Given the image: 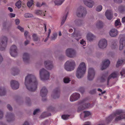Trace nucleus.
Masks as SVG:
<instances>
[{
	"mask_svg": "<svg viewBox=\"0 0 125 125\" xmlns=\"http://www.w3.org/2000/svg\"><path fill=\"white\" fill-rule=\"evenodd\" d=\"M25 83L27 89L30 91H34L37 88L38 82L35 77L33 75H28L26 77Z\"/></svg>",
	"mask_w": 125,
	"mask_h": 125,
	"instance_id": "f257e3e1",
	"label": "nucleus"
},
{
	"mask_svg": "<svg viewBox=\"0 0 125 125\" xmlns=\"http://www.w3.org/2000/svg\"><path fill=\"white\" fill-rule=\"evenodd\" d=\"M123 112L122 110H116L115 113H113L106 118V120L107 122L108 123L111 121L115 117L119 115H120L116 117L115 119V122H117L122 119L125 118V114H123Z\"/></svg>",
	"mask_w": 125,
	"mask_h": 125,
	"instance_id": "f03ea898",
	"label": "nucleus"
},
{
	"mask_svg": "<svg viewBox=\"0 0 125 125\" xmlns=\"http://www.w3.org/2000/svg\"><path fill=\"white\" fill-rule=\"evenodd\" d=\"M86 66L85 63L83 62L81 63L77 68L76 76L78 78L83 77L86 72Z\"/></svg>",
	"mask_w": 125,
	"mask_h": 125,
	"instance_id": "7ed1b4c3",
	"label": "nucleus"
},
{
	"mask_svg": "<svg viewBox=\"0 0 125 125\" xmlns=\"http://www.w3.org/2000/svg\"><path fill=\"white\" fill-rule=\"evenodd\" d=\"M75 64L73 60L68 61L65 64V69L68 71H71L73 70L75 67Z\"/></svg>",
	"mask_w": 125,
	"mask_h": 125,
	"instance_id": "20e7f679",
	"label": "nucleus"
},
{
	"mask_svg": "<svg viewBox=\"0 0 125 125\" xmlns=\"http://www.w3.org/2000/svg\"><path fill=\"white\" fill-rule=\"evenodd\" d=\"M40 74L41 79L42 81L48 79L50 76L49 72L44 68L40 71Z\"/></svg>",
	"mask_w": 125,
	"mask_h": 125,
	"instance_id": "39448f33",
	"label": "nucleus"
},
{
	"mask_svg": "<svg viewBox=\"0 0 125 125\" xmlns=\"http://www.w3.org/2000/svg\"><path fill=\"white\" fill-rule=\"evenodd\" d=\"M79 104L80 106L78 107V111L91 107V104L89 103H86L84 99L80 101L79 102Z\"/></svg>",
	"mask_w": 125,
	"mask_h": 125,
	"instance_id": "423d86ee",
	"label": "nucleus"
},
{
	"mask_svg": "<svg viewBox=\"0 0 125 125\" xmlns=\"http://www.w3.org/2000/svg\"><path fill=\"white\" fill-rule=\"evenodd\" d=\"M87 13L86 9L84 7L81 6L77 9V15L79 17H82L85 16Z\"/></svg>",
	"mask_w": 125,
	"mask_h": 125,
	"instance_id": "0eeeda50",
	"label": "nucleus"
},
{
	"mask_svg": "<svg viewBox=\"0 0 125 125\" xmlns=\"http://www.w3.org/2000/svg\"><path fill=\"white\" fill-rule=\"evenodd\" d=\"M1 43H0V50L3 51L6 48L8 41V38L5 36H3L1 38Z\"/></svg>",
	"mask_w": 125,
	"mask_h": 125,
	"instance_id": "6e6552de",
	"label": "nucleus"
},
{
	"mask_svg": "<svg viewBox=\"0 0 125 125\" xmlns=\"http://www.w3.org/2000/svg\"><path fill=\"white\" fill-rule=\"evenodd\" d=\"M95 74V71L94 69L91 68H89L87 76L88 79L90 81L92 80L94 77Z\"/></svg>",
	"mask_w": 125,
	"mask_h": 125,
	"instance_id": "1a4fd4ad",
	"label": "nucleus"
},
{
	"mask_svg": "<svg viewBox=\"0 0 125 125\" xmlns=\"http://www.w3.org/2000/svg\"><path fill=\"white\" fill-rule=\"evenodd\" d=\"M119 37L121 38L119 49L120 50H122L125 46V36L124 35L121 34L120 35Z\"/></svg>",
	"mask_w": 125,
	"mask_h": 125,
	"instance_id": "9d476101",
	"label": "nucleus"
},
{
	"mask_svg": "<svg viewBox=\"0 0 125 125\" xmlns=\"http://www.w3.org/2000/svg\"><path fill=\"white\" fill-rule=\"evenodd\" d=\"M10 53L12 56L15 57L17 54V48L15 45H13L11 47L10 50Z\"/></svg>",
	"mask_w": 125,
	"mask_h": 125,
	"instance_id": "9b49d317",
	"label": "nucleus"
},
{
	"mask_svg": "<svg viewBox=\"0 0 125 125\" xmlns=\"http://www.w3.org/2000/svg\"><path fill=\"white\" fill-rule=\"evenodd\" d=\"M66 53L67 56L70 57H73L75 55V51L72 49H67L66 50Z\"/></svg>",
	"mask_w": 125,
	"mask_h": 125,
	"instance_id": "f8f14e48",
	"label": "nucleus"
},
{
	"mask_svg": "<svg viewBox=\"0 0 125 125\" xmlns=\"http://www.w3.org/2000/svg\"><path fill=\"white\" fill-rule=\"evenodd\" d=\"M107 45V41L105 39L101 40L99 41L98 45L99 48L103 49L105 48Z\"/></svg>",
	"mask_w": 125,
	"mask_h": 125,
	"instance_id": "ddd939ff",
	"label": "nucleus"
},
{
	"mask_svg": "<svg viewBox=\"0 0 125 125\" xmlns=\"http://www.w3.org/2000/svg\"><path fill=\"white\" fill-rule=\"evenodd\" d=\"M80 94L78 93H74L72 94L70 98L71 102H73L77 100L80 97Z\"/></svg>",
	"mask_w": 125,
	"mask_h": 125,
	"instance_id": "4468645a",
	"label": "nucleus"
},
{
	"mask_svg": "<svg viewBox=\"0 0 125 125\" xmlns=\"http://www.w3.org/2000/svg\"><path fill=\"white\" fill-rule=\"evenodd\" d=\"M10 85L12 89L16 90L19 87V84L17 81L12 80L10 82Z\"/></svg>",
	"mask_w": 125,
	"mask_h": 125,
	"instance_id": "2eb2a0df",
	"label": "nucleus"
},
{
	"mask_svg": "<svg viewBox=\"0 0 125 125\" xmlns=\"http://www.w3.org/2000/svg\"><path fill=\"white\" fill-rule=\"evenodd\" d=\"M44 64L45 68L48 70H51L53 67L52 62L50 61H45Z\"/></svg>",
	"mask_w": 125,
	"mask_h": 125,
	"instance_id": "dca6fc26",
	"label": "nucleus"
},
{
	"mask_svg": "<svg viewBox=\"0 0 125 125\" xmlns=\"http://www.w3.org/2000/svg\"><path fill=\"white\" fill-rule=\"evenodd\" d=\"M60 90L59 88H56L53 91L54 95H52V96L53 98H58L60 96Z\"/></svg>",
	"mask_w": 125,
	"mask_h": 125,
	"instance_id": "f3484780",
	"label": "nucleus"
},
{
	"mask_svg": "<svg viewBox=\"0 0 125 125\" xmlns=\"http://www.w3.org/2000/svg\"><path fill=\"white\" fill-rule=\"evenodd\" d=\"M83 2L85 5L89 8L92 7L94 4V1L92 0H83Z\"/></svg>",
	"mask_w": 125,
	"mask_h": 125,
	"instance_id": "a211bd4d",
	"label": "nucleus"
},
{
	"mask_svg": "<svg viewBox=\"0 0 125 125\" xmlns=\"http://www.w3.org/2000/svg\"><path fill=\"white\" fill-rule=\"evenodd\" d=\"M110 63V62L109 60L107 59L105 60L103 62L101 70H103L107 68L109 66Z\"/></svg>",
	"mask_w": 125,
	"mask_h": 125,
	"instance_id": "6ab92c4d",
	"label": "nucleus"
},
{
	"mask_svg": "<svg viewBox=\"0 0 125 125\" xmlns=\"http://www.w3.org/2000/svg\"><path fill=\"white\" fill-rule=\"evenodd\" d=\"M105 16L109 20H111L113 18V13L111 10H107L105 12Z\"/></svg>",
	"mask_w": 125,
	"mask_h": 125,
	"instance_id": "aec40b11",
	"label": "nucleus"
},
{
	"mask_svg": "<svg viewBox=\"0 0 125 125\" xmlns=\"http://www.w3.org/2000/svg\"><path fill=\"white\" fill-rule=\"evenodd\" d=\"M109 34L111 36L115 37L118 35V32L117 30L115 29H112L110 31Z\"/></svg>",
	"mask_w": 125,
	"mask_h": 125,
	"instance_id": "412c9836",
	"label": "nucleus"
},
{
	"mask_svg": "<svg viewBox=\"0 0 125 125\" xmlns=\"http://www.w3.org/2000/svg\"><path fill=\"white\" fill-rule=\"evenodd\" d=\"M6 117L8 121L10 122L14 119V115L11 113H7Z\"/></svg>",
	"mask_w": 125,
	"mask_h": 125,
	"instance_id": "4be33fe9",
	"label": "nucleus"
},
{
	"mask_svg": "<svg viewBox=\"0 0 125 125\" xmlns=\"http://www.w3.org/2000/svg\"><path fill=\"white\" fill-rule=\"evenodd\" d=\"M47 92V89L45 87H43L41 91L40 94L42 98H43L46 95Z\"/></svg>",
	"mask_w": 125,
	"mask_h": 125,
	"instance_id": "5701e85b",
	"label": "nucleus"
},
{
	"mask_svg": "<svg viewBox=\"0 0 125 125\" xmlns=\"http://www.w3.org/2000/svg\"><path fill=\"white\" fill-rule=\"evenodd\" d=\"M95 37V36L90 32H89L87 35V39L90 41H93Z\"/></svg>",
	"mask_w": 125,
	"mask_h": 125,
	"instance_id": "b1692460",
	"label": "nucleus"
},
{
	"mask_svg": "<svg viewBox=\"0 0 125 125\" xmlns=\"http://www.w3.org/2000/svg\"><path fill=\"white\" fill-rule=\"evenodd\" d=\"M30 58V55L29 54L25 53L23 55V61L25 62H28Z\"/></svg>",
	"mask_w": 125,
	"mask_h": 125,
	"instance_id": "393cba45",
	"label": "nucleus"
},
{
	"mask_svg": "<svg viewBox=\"0 0 125 125\" xmlns=\"http://www.w3.org/2000/svg\"><path fill=\"white\" fill-rule=\"evenodd\" d=\"M118 73L117 72H114L113 73L109 76L108 78L107 83L108 84L109 81L111 78H113L116 77L117 76Z\"/></svg>",
	"mask_w": 125,
	"mask_h": 125,
	"instance_id": "a878e982",
	"label": "nucleus"
},
{
	"mask_svg": "<svg viewBox=\"0 0 125 125\" xmlns=\"http://www.w3.org/2000/svg\"><path fill=\"white\" fill-rule=\"evenodd\" d=\"M65 0H55L54 1V3L55 5L58 6L60 5L63 3Z\"/></svg>",
	"mask_w": 125,
	"mask_h": 125,
	"instance_id": "bb28decb",
	"label": "nucleus"
},
{
	"mask_svg": "<svg viewBox=\"0 0 125 125\" xmlns=\"http://www.w3.org/2000/svg\"><path fill=\"white\" fill-rule=\"evenodd\" d=\"M6 93V90L3 87H1L0 88V95H4Z\"/></svg>",
	"mask_w": 125,
	"mask_h": 125,
	"instance_id": "cd10ccee",
	"label": "nucleus"
},
{
	"mask_svg": "<svg viewBox=\"0 0 125 125\" xmlns=\"http://www.w3.org/2000/svg\"><path fill=\"white\" fill-rule=\"evenodd\" d=\"M12 71L13 72L12 73V74L14 76L17 75L19 73V70L16 68H14L12 69Z\"/></svg>",
	"mask_w": 125,
	"mask_h": 125,
	"instance_id": "c85d7f7f",
	"label": "nucleus"
},
{
	"mask_svg": "<svg viewBox=\"0 0 125 125\" xmlns=\"http://www.w3.org/2000/svg\"><path fill=\"white\" fill-rule=\"evenodd\" d=\"M35 13L37 15H40L42 16H45V13L40 10H36L35 11Z\"/></svg>",
	"mask_w": 125,
	"mask_h": 125,
	"instance_id": "c756f323",
	"label": "nucleus"
},
{
	"mask_svg": "<svg viewBox=\"0 0 125 125\" xmlns=\"http://www.w3.org/2000/svg\"><path fill=\"white\" fill-rule=\"evenodd\" d=\"M68 12H67V13L65 15H64L62 17V21L61 22V25H63L64 22H65L66 19V18L68 15Z\"/></svg>",
	"mask_w": 125,
	"mask_h": 125,
	"instance_id": "7c9ffc66",
	"label": "nucleus"
},
{
	"mask_svg": "<svg viewBox=\"0 0 125 125\" xmlns=\"http://www.w3.org/2000/svg\"><path fill=\"white\" fill-rule=\"evenodd\" d=\"M73 35L74 36V37H78V38H75V39L77 41H78L79 39L81 38V35L80 33H78L76 34L75 33H73Z\"/></svg>",
	"mask_w": 125,
	"mask_h": 125,
	"instance_id": "2f4dec72",
	"label": "nucleus"
},
{
	"mask_svg": "<svg viewBox=\"0 0 125 125\" xmlns=\"http://www.w3.org/2000/svg\"><path fill=\"white\" fill-rule=\"evenodd\" d=\"M96 26L98 28H101L103 26V23L101 21H99L97 22Z\"/></svg>",
	"mask_w": 125,
	"mask_h": 125,
	"instance_id": "473e14b6",
	"label": "nucleus"
},
{
	"mask_svg": "<svg viewBox=\"0 0 125 125\" xmlns=\"http://www.w3.org/2000/svg\"><path fill=\"white\" fill-rule=\"evenodd\" d=\"M119 10L121 13H123L125 11V6H120Z\"/></svg>",
	"mask_w": 125,
	"mask_h": 125,
	"instance_id": "72a5a7b5",
	"label": "nucleus"
},
{
	"mask_svg": "<svg viewBox=\"0 0 125 125\" xmlns=\"http://www.w3.org/2000/svg\"><path fill=\"white\" fill-rule=\"evenodd\" d=\"M33 0H31L29 1L27 3V5L29 7H31L33 4Z\"/></svg>",
	"mask_w": 125,
	"mask_h": 125,
	"instance_id": "f704fd0d",
	"label": "nucleus"
},
{
	"mask_svg": "<svg viewBox=\"0 0 125 125\" xmlns=\"http://www.w3.org/2000/svg\"><path fill=\"white\" fill-rule=\"evenodd\" d=\"M121 24L120 19H117L115 22V26L116 27L117 26L120 25Z\"/></svg>",
	"mask_w": 125,
	"mask_h": 125,
	"instance_id": "c9c22d12",
	"label": "nucleus"
},
{
	"mask_svg": "<svg viewBox=\"0 0 125 125\" xmlns=\"http://www.w3.org/2000/svg\"><path fill=\"white\" fill-rule=\"evenodd\" d=\"M123 62V61L122 60H119L117 61L116 65L117 67H118L119 66L121 65Z\"/></svg>",
	"mask_w": 125,
	"mask_h": 125,
	"instance_id": "e433bc0d",
	"label": "nucleus"
},
{
	"mask_svg": "<svg viewBox=\"0 0 125 125\" xmlns=\"http://www.w3.org/2000/svg\"><path fill=\"white\" fill-rule=\"evenodd\" d=\"M15 5L18 8H20L21 6V1H18L15 4Z\"/></svg>",
	"mask_w": 125,
	"mask_h": 125,
	"instance_id": "4c0bfd02",
	"label": "nucleus"
},
{
	"mask_svg": "<svg viewBox=\"0 0 125 125\" xmlns=\"http://www.w3.org/2000/svg\"><path fill=\"white\" fill-rule=\"evenodd\" d=\"M24 16L25 18H30L32 17L33 15L31 14L27 13H26L24 15Z\"/></svg>",
	"mask_w": 125,
	"mask_h": 125,
	"instance_id": "58836bf2",
	"label": "nucleus"
},
{
	"mask_svg": "<svg viewBox=\"0 0 125 125\" xmlns=\"http://www.w3.org/2000/svg\"><path fill=\"white\" fill-rule=\"evenodd\" d=\"M32 37L34 41H37L38 40V38L36 34H33L32 35Z\"/></svg>",
	"mask_w": 125,
	"mask_h": 125,
	"instance_id": "ea45409f",
	"label": "nucleus"
},
{
	"mask_svg": "<svg viewBox=\"0 0 125 125\" xmlns=\"http://www.w3.org/2000/svg\"><path fill=\"white\" fill-rule=\"evenodd\" d=\"M83 112L85 114L84 117L88 116L91 115L90 112L88 111H84Z\"/></svg>",
	"mask_w": 125,
	"mask_h": 125,
	"instance_id": "a19ab883",
	"label": "nucleus"
},
{
	"mask_svg": "<svg viewBox=\"0 0 125 125\" xmlns=\"http://www.w3.org/2000/svg\"><path fill=\"white\" fill-rule=\"evenodd\" d=\"M70 81V80L68 78H65L63 79V82L65 83H68Z\"/></svg>",
	"mask_w": 125,
	"mask_h": 125,
	"instance_id": "79ce46f5",
	"label": "nucleus"
},
{
	"mask_svg": "<svg viewBox=\"0 0 125 125\" xmlns=\"http://www.w3.org/2000/svg\"><path fill=\"white\" fill-rule=\"evenodd\" d=\"M102 5H100L98 6L96 9V10L98 11H100L102 10Z\"/></svg>",
	"mask_w": 125,
	"mask_h": 125,
	"instance_id": "37998d69",
	"label": "nucleus"
},
{
	"mask_svg": "<svg viewBox=\"0 0 125 125\" xmlns=\"http://www.w3.org/2000/svg\"><path fill=\"white\" fill-rule=\"evenodd\" d=\"M69 116L68 115H62V117L64 119L67 120L68 119Z\"/></svg>",
	"mask_w": 125,
	"mask_h": 125,
	"instance_id": "c03bdc74",
	"label": "nucleus"
},
{
	"mask_svg": "<svg viewBox=\"0 0 125 125\" xmlns=\"http://www.w3.org/2000/svg\"><path fill=\"white\" fill-rule=\"evenodd\" d=\"M45 5V4L44 2H43L42 4H41L39 2H37L36 4V6L37 7H40L42 6V5Z\"/></svg>",
	"mask_w": 125,
	"mask_h": 125,
	"instance_id": "a18cd8bd",
	"label": "nucleus"
},
{
	"mask_svg": "<svg viewBox=\"0 0 125 125\" xmlns=\"http://www.w3.org/2000/svg\"><path fill=\"white\" fill-rule=\"evenodd\" d=\"M80 44L84 46L85 45L86 43V41H84L83 40V39L81 40L80 42Z\"/></svg>",
	"mask_w": 125,
	"mask_h": 125,
	"instance_id": "49530a36",
	"label": "nucleus"
},
{
	"mask_svg": "<svg viewBox=\"0 0 125 125\" xmlns=\"http://www.w3.org/2000/svg\"><path fill=\"white\" fill-rule=\"evenodd\" d=\"M46 116V112H45L42 114L40 116V118H44Z\"/></svg>",
	"mask_w": 125,
	"mask_h": 125,
	"instance_id": "de8ad7c7",
	"label": "nucleus"
},
{
	"mask_svg": "<svg viewBox=\"0 0 125 125\" xmlns=\"http://www.w3.org/2000/svg\"><path fill=\"white\" fill-rule=\"evenodd\" d=\"M79 90L82 94H83L84 92V88L82 87L80 88L79 89Z\"/></svg>",
	"mask_w": 125,
	"mask_h": 125,
	"instance_id": "09e8293b",
	"label": "nucleus"
},
{
	"mask_svg": "<svg viewBox=\"0 0 125 125\" xmlns=\"http://www.w3.org/2000/svg\"><path fill=\"white\" fill-rule=\"evenodd\" d=\"M40 111V110L39 109H37L35 110L34 111L33 114L34 115H35L36 113H38Z\"/></svg>",
	"mask_w": 125,
	"mask_h": 125,
	"instance_id": "8fccbe9b",
	"label": "nucleus"
},
{
	"mask_svg": "<svg viewBox=\"0 0 125 125\" xmlns=\"http://www.w3.org/2000/svg\"><path fill=\"white\" fill-rule=\"evenodd\" d=\"M121 75L122 76H124V75L125 74V69H123L120 73Z\"/></svg>",
	"mask_w": 125,
	"mask_h": 125,
	"instance_id": "3c124183",
	"label": "nucleus"
},
{
	"mask_svg": "<svg viewBox=\"0 0 125 125\" xmlns=\"http://www.w3.org/2000/svg\"><path fill=\"white\" fill-rule=\"evenodd\" d=\"M81 21L79 20H76L74 21L75 23V24L78 25H79V23H81Z\"/></svg>",
	"mask_w": 125,
	"mask_h": 125,
	"instance_id": "603ef678",
	"label": "nucleus"
},
{
	"mask_svg": "<svg viewBox=\"0 0 125 125\" xmlns=\"http://www.w3.org/2000/svg\"><path fill=\"white\" fill-rule=\"evenodd\" d=\"M7 108L8 110L10 111H12V108L10 104H8L7 105Z\"/></svg>",
	"mask_w": 125,
	"mask_h": 125,
	"instance_id": "864d4df0",
	"label": "nucleus"
},
{
	"mask_svg": "<svg viewBox=\"0 0 125 125\" xmlns=\"http://www.w3.org/2000/svg\"><path fill=\"white\" fill-rule=\"evenodd\" d=\"M17 28L21 32H23L24 31V29L23 28L19 26L17 27Z\"/></svg>",
	"mask_w": 125,
	"mask_h": 125,
	"instance_id": "5fc2aeb1",
	"label": "nucleus"
},
{
	"mask_svg": "<svg viewBox=\"0 0 125 125\" xmlns=\"http://www.w3.org/2000/svg\"><path fill=\"white\" fill-rule=\"evenodd\" d=\"M96 89H94L90 91L89 92V93L91 94H93L95 93L96 92Z\"/></svg>",
	"mask_w": 125,
	"mask_h": 125,
	"instance_id": "6e6d98bb",
	"label": "nucleus"
},
{
	"mask_svg": "<svg viewBox=\"0 0 125 125\" xmlns=\"http://www.w3.org/2000/svg\"><path fill=\"white\" fill-rule=\"evenodd\" d=\"M115 2L118 3H121L122 2V0H114Z\"/></svg>",
	"mask_w": 125,
	"mask_h": 125,
	"instance_id": "4d7b16f0",
	"label": "nucleus"
},
{
	"mask_svg": "<svg viewBox=\"0 0 125 125\" xmlns=\"http://www.w3.org/2000/svg\"><path fill=\"white\" fill-rule=\"evenodd\" d=\"M15 21L16 25L19 24L20 23V20L19 19H17L15 20Z\"/></svg>",
	"mask_w": 125,
	"mask_h": 125,
	"instance_id": "13d9d810",
	"label": "nucleus"
},
{
	"mask_svg": "<svg viewBox=\"0 0 125 125\" xmlns=\"http://www.w3.org/2000/svg\"><path fill=\"white\" fill-rule=\"evenodd\" d=\"M15 14L12 13H10L9 14V16L11 18L15 17Z\"/></svg>",
	"mask_w": 125,
	"mask_h": 125,
	"instance_id": "bf43d9fd",
	"label": "nucleus"
},
{
	"mask_svg": "<svg viewBox=\"0 0 125 125\" xmlns=\"http://www.w3.org/2000/svg\"><path fill=\"white\" fill-rule=\"evenodd\" d=\"M3 115V112L1 111H0V119L2 118Z\"/></svg>",
	"mask_w": 125,
	"mask_h": 125,
	"instance_id": "052dcab7",
	"label": "nucleus"
},
{
	"mask_svg": "<svg viewBox=\"0 0 125 125\" xmlns=\"http://www.w3.org/2000/svg\"><path fill=\"white\" fill-rule=\"evenodd\" d=\"M101 82H104L105 80V78L104 77V76H103L101 77Z\"/></svg>",
	"mask_w": 125,
	"mask_h": 125,
	"instance_id": "680f3d73",
	"label": "nucleus"
},
{
	"mask_svg": "<svg viewBox=\"0 0 125 125\" xmlns=\"http://www.w3.org/2000/svg\"><path fill=\"white\" fill-rule=\"evenodd\" d=\"M29 42L28 40H27L26 41H25L24 42V44L25 45H26L28 44Z\"/></svg>",
	"mask_w": 125,
	"mask_h": 125,
	"instance_id": "e2e57ef3",
	"label": "nucleus"
},
{
	"mask_svg": "<svg viewBox=\"0 0 125 125\" xmlns=\"http://www.w3.org/2000/svg\"><path fill=\"white\" fill-rule=\"evenodd\" d=\"M122 22L123 23H124L125 22V16L122 19Z\"/></svg>",
	"mask_w": 125,
	"mask_h": 125,
	"instance_id": "0e129e2a",
	"label": "nucleus"
},
{
	"mask_svg": "<svg viewBox=\"0 0 125 125\" xmlns=\"http://www.w3.org/2000/svg\"><path fill=\"white\" fill-rule=\"evenodd\" d=\"M51 30L50 29L48 30V37H49V36L50 35V33H51Z\"/></svg>",
	"mask_w": 125,
	"mask_h": 125,
	"instance_id": "69168bd1",
	"label": "nucleus"
},
{
	"mask_svg": "<svg viewBox=\"0 0 125 125\" xmlns=\"http://www.w3.org/2000/svg\"><path fill=\"white\" fill-rule=\"evenodd\" d=\"M23 125H29V124L26 121L24 123Z\"/></svg>",
	"mask_w": 125,
	"mask_h": 125,
	"instance_id": "338daca9",
	"label": "nucleus"
},
{
	"mask_svg": "<svg viewBox=\"0 0 125 125\" xmlns=\"http://www.w3.org/2000/svg\"><path fill=\"white\" fill-rule=\"evenodd\" d=\"M90 123L89 122H85L84 125H90Z\"/></svg>",
	"mask_w": 125,
	"mask_h": 125,
	"instance_id": "774afa93",
	"label": "nucleus"
}]
</instances>
